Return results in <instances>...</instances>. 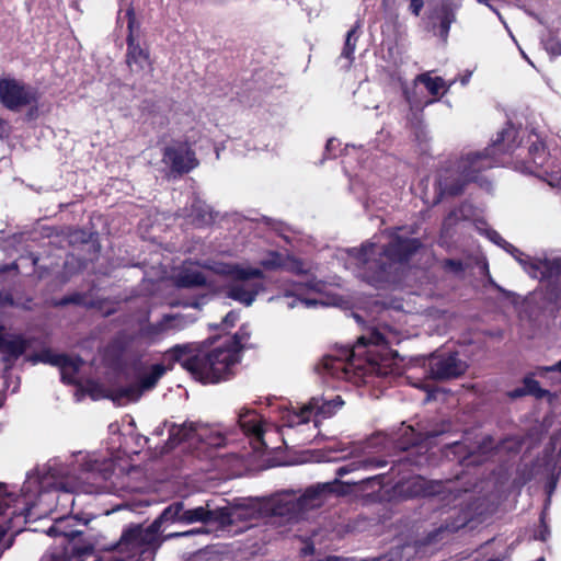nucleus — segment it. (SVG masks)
<instances>
[{
  "label": "nucleus",
  "mask_w": 561,
  "mask_h": 561,
  "mask_svg": "<svg viewBox=\"0 0 561 561\" xmlns=\"http://www.w3.org/2000/svg\"><path fill=\"white\" fill-rule=\"evenodd\" d=\"M357 27L358 26H354L347 32L345 45H344V48L342 51V56L350 60L353 59V54L355 51L356 42L358 39Z\"/></svg>",
  "instance_id": "obj_35"
},
{
  "label": "nucleus",
  "mask_w": 561,
  "mask_h": 561,
  "mask_svg": "<svg viewBox=\"0 0 561 561\" xmlns=\"http://www.w3.org/2000/svg\"><path fill=\"white\" fill-rule=\"evenodd\" d=\"M175 284L182 288H194L207 285L205 274L196 266H184L175 276Z\"/></svg>",
  "instance_id": "obj_29"
},
{
  "label": "nucleus",
  "mask_w": 561,
  "mask_h": 561,
  "mask_svg": "<svg viewBox=\"0 0 561 561\" xmlns=\"http://www.w3.org/2000/svg\"><path fill=\"white\" fill-rule=\"evenodd\" d=\"M402 431H403V436H411V438L409 439L408 444L401 443L399 445V448L405 450L409 448V445H417L419 444V439L415 437L414 430L411 426H407Z\"/></svg>",
  "instance_id": "obj_41"
},
{
  "label": "nucleus",
  "mask_w": 561,
  "mask_h": 561,
  "mask_svg": "<svg viewBox=\"0 0 561 561\" xmlns=\"http://www.w3.org/2000/svg\"><path fill=\"white\" fill-rule=\"evenodd\" d=\"M517 138L518 130L507 124L483 151H468L447 160L437 173L438 197L459 195L470 182L489 187L490 183L481 173L502 162L499 154L513 152L518 147Z\"/></svg>",
  "instance_id": "obj_6"
},
{
  "label": "nucleus",
  "mask_w": 561,
  "mask_h": 561,
  "mask_svg": "<svg viewBox=\"0 0 561 561\" xmlns=\"http://www.w3.org/2000/svg\"><path fill=\"white\" fill-rule=\"evenodd\" d=\"M0 301L2 305H13V299L8 294H0Z\"/></svg>",
  "instance_id": "obj_48"
},
{
  "label": "nucleus",
  "mask_w": 561,
  "mask_h": 561,
  "mask_svg": "<svg viewBox=\"0 0 561 561\" xmlns=\"http://www.w3.org/2000/svg\"><path fill=\"white\" fill-rule=\"evenodd\" d=\"M526 444L525 438L519 436H508L496 445L491 436H485L477 446L468 448L463 443H454L455 454H460L466 448V455L462 461L469 465H479L489 458V454H517Z\"/></svg>",
  "instance_id": "obj_12"
},
{
  "label": "nucleus",
  "mask_w": 561,
  "mask_h": 561,
  "mask_svg": "<svg viewBox=\"0 0 561 561\" xmlns=\"http://www.w3.org/2000/svg\"><path fill=\"white\" fill-rule=\"evenodd\" d=\"M162 161L173 173H188L197 167L195 152L187 145L170 146L164 149Z\"/></svg>",
  "instance_id": "obj_20"
},
{
  "label": "nucleus",
  "mask_w": 561,
  "mask_h": 561,
  "mask_svg": "<svg viewBox=\"0 0 561 561\" xmlns=\"http://www.w3.org/2000/svg\"><path fill=\"white\" fill-rule=\"evenodd\" d=\"M524 394H527L525 387L523 389H516L512 392V397H522Z\"/></svg>",
  "instance_id": "obj_50"
},
{
  "label": "nucleus",
  "mask_w": 561,
  "mask_h": 561,
  "mask_svg": "<svg viewBox=\"0 0 561 561\" xmlns=\"http://www.w3.org/2000/svg\"><path fill=\"white\" fill-rule=\"evenodd\" d=\"M551 445L553 450H558L561 457V431L551 438Z\"/></svg>",
  "instance_id": "obj_44"
},
{
  "label": "nucleus",
  "mask_w": 561,
  "mask_h": 561,
  "mask_svg": "<svg viewBox=\"0 0 561 561\" xmlns=\"http://www.w3.org/2000/svg\"><path fill=\"white\" fill-rule=\"evenodd\" d=\"M354 319L357 321V323L364 322V318L359 313H353Z\"/></svg>",
  "instance_id": "obj_53"
},
{
  "label": "nucleus",
  "mask_w": 561,
  "mask_h": 561,
  "mask_svg": "<svg viewBox=\"0 0 561 561\" xmlns=\"http://www.w3.org/2000/svg\"><path fill=\"white\" fill-rule=\"evenodd\" d=\"M73 522H82L83 525H87L89 520L81 519L78 515L72 517H64L56 520V523L47 529L46 534L50 537L60 536L68 545L70 541H73L78 537L82 536V531L73 527Z\"/></svg>",
  "instance_id": "obj_27"
},
{
  "label": "nucleus",
  "mask_w": 561,
  "mask_h": 561,
  "mask_svg": "<svg viewBox=\"0 0 561 561\" xmlns=\"http://www.w3.org/2000/svg\"><path fill=\"white\" fill-rule=\"evenodd\" d=\"M339 145V141L336 139H329L328 142H327V146H325V153L328 154V157H335V149H336V146Z\"/></svg>",
  "instance_id": "obj_43"
},
{
  "label": "nucleus",
  "mask_w": 561,
  "mask_h": 561,
  "mask_svg": "<svg viewBox=\"0 0 561 561\" xmlns=\"http://www.w3.org/2000/svg\"><path fill=\"white\" fill-rule=\"evenodd\" d=\"M185 306H190V307H193V308L197 309V308H199L201 304L197 300H195V301H193L191 304H186Z\"/></svg>",
  "instance_id": "obj_55"
},
{
  "label": "nucleus",
  "mask_w": 561,
  "mask_h": 561,
  "mask_svg": "<svg viewBox=\"0 0 561 561\" xmlns=\"http://www.w3.org/2000/svg\"><path fill=\"white\" fill-rule=\"evenodd\" d=\"M2 126V121L0 119V127Z\"/></svg>",
  "instance_id": "obj_62"
},
{
  "label": "nucleus",
  "mask_w": 561,
  "mask_h": 561,
  "mask_svg": "<svg viewBox=\"0 0 561 561\" xmlns=\"http://www.w3.org/2000/svg\"><path fill=\"white\" fill-rule=\"evenodd\" d=\"M340 481L324 482L312 485L297 496L294 491L278 492L267 499H243L230 507H219L220 527L236 522H254L268 518L271 525H285L297 522L336 492Z\"/></svg>",
  "instance_id": "obj_3"
},
{
  "label": "nucleus",
  "mask_w": 561,
  "mask_h": 561,
  "mask_svg": "<svg viewBox=\"0 0 561 561\" xmlns=\"http://www.w3.org/2000/svg\"><path fill=\"white\" fill-rule=\"evenodd\" d=\"M125 19L127 20V55L126 61L131 72L134 73H148L152 72V65L149 58L147 49L140 47L139 43L136 42L135 36V13L131 8H128L125 12Z\"/></svg>",
  "instance_id": "obj_15"
},
{
  "label": "nucleus",
  "mask_w": 561,
  "mask_h": 561,
  "mask_svg": "<svg viewBox=\"0 0 561 561\" xmlns=\"http://www.w3.org/2000/svg\"><path fill=\"white\" fill-rule=\"evenodd\" d=\"M485 236L490 241H492L493 243L505 250L507 253H510L518 263L522 262V257L525 256V253H523L519 249L504 240L497 231L493 229H485Z\"/></svg>",
  "instance_id": "obj_31"
},
{
  "label": "nucleus",
  "mask_w": 561,
  "mask_h": 561,
  "mask_svg": "<svg viewBox=\"0 0 561 561\" xmlns=\"http://www.w3.org/2000/svg\"><path fill=\"white\" fill-rule=\"evenodd\" d=\"M31 260H32V264L33 265H35L37 263V261H38V259L36 256H33V255H32Z\"/></svg>",
  "instance_id": "obj_58"
},
{
  "label": "nucleus",
  "mask_w": 561,
  "mask_h": 561,
  "mask_svg": "<svg viewBox=\"0 0 561 561\" xmlns=\"http://www.w3.org/2000/svg\"><path fill=\"white\" fill-rule=\"evenodd\" d=\"M206 266L214 273L230 278L231 282L225 288L226 297L244 306H251L257 294L263 290V284L260 280L264 274L260 268L226 262H213Z\"/></svg>",
  "instance_id": "obj_9"
},
{
  "label": "nucleus",
  "mask_w": 561,
  "mask_h": 561,
  "mask_svg": "<svg viewBox=\"0 0 561 561\" xmlns=\"http://www.w3.org/2000/svg\"><path fill=\"white\" fill-rule=\"evenodd\" d=\"M470 77H471V72L470 71H467L461 78H460V83L462 85H466L469 80H470Z\"/></svg>",
  "instance_id": "obj_49"
},
{
  "label": "nucleus",
  "mask_w": 561,
  "mask_h": 561,
  "mask_svg": "<svg viewBox=\"0 0 561 561\" xmlns=\"http://www.w3.org/2000/svg\"><path fill=\"white\" fill-rule=\"evenodd\" d=\"M540 371H558L561 374V359L552 366L540 368Z\"/></svg>",
  "instance_id": "obj_47"
},
{
  "label": "nucleus",
  "mask_w": 561,
  "mask_h": 561,
  "mask_svg": "<svg viewBox=\"0 0 561 561\" xmlns=\"http://www.w3.org/2000/svg\"><path fill=\"white\" fill-rule=\"evenodd\" d=\"M31 363H45L56 366L60 370L61 380L65 383L76 385L79 382L78 373L83 365V360L78 356L57 354L51 351H43L27 358Z\"/></svg>",
  "instance_id": "obj_16"
},
{
  "label": "nucleus",
  "mask_w": 561,
  "mask_h": 561,
  "mask_svg": "<svg viewBox=\"0 0 561 561\" xmlns=\"http://www.w3.org/2000/svg\"><path fill=\"white\" fill-rule=\"evenodd\" d=\"M437 435H438V433L427 432V433H426V438H432V437H435V436H437Z\"/></svg>",
  "instance_id": "obj_57"
},
{
  "label": "nucleus",
  "mask_w": 561,
  "mask_h": 561,
  "mask_svg": "<svg viewBox=\"0 0 561 561\" xmlns=\"http://www.w3.org/2000/svg\"><path fill=\"white\" fill-rule=\"evenodd\" d=\"M417 553L415 542H405L394 546L386 554L374 559L373 561H411Z\"/></svg>",
  "instance_id": "obj_30"
},
{
  "label": "nucleus",
  "mask_w": 561,
  "mask_h": 561,
  "mask_svg": "<svg viewBox=\"0 0 561 561\" xmlns=\"http://www.w3.org/2000/svg\"><path fill=\"white\" fill-rule=\"evenodd\" d=\"M334 450H335V451H344V450H345V448H344V447H339V448H335Z\"/></svg>",
  "instance_id": "obj_59"
},
{
  "label": "nucleus",
  "mask_w": 561,
  "mask_h": 561,
  "mask_svg": "<svg viewBox=\"0 0 561 561\" xmlns=\"http://www.w3.org/2000/svg\"><path fill=\"white\" fill-rule=\"evenodd\" d=\"M285 255L278 252H270L264 259L261 260V265L266 270H283Z\"/></svg>",
  "instance_id": "obj_36"
},
{
  "label": "nucleus",
  "mask_w": 561,
  "mask_h": 561,
  "mask_svg": "<svg viewBox=\"0 0 561 561\" xmlns=\"http://www.w3.org/2000/svg\"><path fill=\"white\" fill-rule=\"evenodd\" d=\"M524 386L527 394H534L538 398H541L545 394V391L541 390L539 382L533 378H525Z\"/></svg>",
  "instance_id": "obj_38"
},
{
  "label": "nucleus",
  "mask_w": 561,
  "mask_h": 561,
  "mask_svg": "<svg viewBox=\"0 0 561 561\" xmlns=\"http://www.w3.org/2000/svg\"><path fill=\"white\" fill-rule=\"evenodd\" d=\"M479 3L488 5L491 10L494 11L493 7L489 3V0H477Z\"/></svg>",
  "instance_id": "obj_56"
},
{
  "label": "nucleus",
  "mask_w": 561,
  "mask_h": 561,
  "mask_svg": "<svg viewBox=\"0 0 561 561\" xmlns=\"http://www.w3.org/2000/svg\"><path fill=\"white\" fill-rule=\"evenodd\" d=\"M549 529L546 525H542V529H540L537 534H536V539H539L541 541H546L547 538L549 537Z\"/></svg>",
  "instance_id": "obj_45"
},
{
  "label": "nucleus",
  "mask_w": 561,
  "mask_h": 561,
  "mask_svg": "<svg viewBox=\"0 0 561 561\" xmlns=\"http://www.w3.org/2000/svg\"><path fill=\"white\" fill-rule=\"evenodd\" d=\"M417 83H423L432 95H438L439 93L445 94L455 83V80L450 81L447 84L446 81L440 77L432 78L430 73L419 75L414 80L413 91H410L409 89L404 90V98L409 103L411 110H421L423 108L424 105H428L434 102V100H430L423 104L416 99L415 89Z\"/></svg>",
  "instance_id": "obj_21"
},
{
  "label": "nucleus",
  "mask_w": 561,
  "mask_h": 561,
  "mask_svg": "<svg viewBox=\"0 0 561 561\" xmlns=\"http://www.w3.org/2000/svg\"><path fill=\"white\" fill-rule=\"evenodd\" d=\"M385 466L383 461H379L373 458L368 459H362V460H354L350 462L348 465L341 466L336 469V476L343 477L350 472H353L355 470H358L360 468H373V467H382Z\"/></svg>",
  "instance_id": "obj_32"
},
{
  "label": "nucleus",
  "mask_w": 561,
  "mask_h": 561,
  "mask_svg": "<svg viewBox=\"0 0 561 561\" xmlns=\"http://www.w3.org/2000/svg\"><path fill=\"white\" fill-rule=\"evenodd\" d=\"M249 337H250L249 327L242 325L232 337L227 339L224 343L228 347H236L237 354L240 355V351L244 347Z\"/></svg>",
  "instance_id": "obj_33"
},
{
  "label": "nucleus",
  "mask_w": 561,
  "mask_h": 561,
  "mask_svg": "<svg viewBox=\"0 0 561 561\" xmlns=\"http://www.w3.org/2000/svg\"><path fill=\"white\" fill-rule=\"evenodd\" d=\"M94 543L90 539L78 537L64 547V551L43 557L42 561H69V558L84 559L92 556Z\"/></svg>",
  "instance_id": "obj_26"
},
{
  "label": "nucleus",
  "mask_w": 561,
  "mask_h": 561,
  "mask_svg": "<svg viewBox=\"0 0 561 561\" xmlns=\"http://www.w3.org/2000/svg\"><path fill=\"white\" fill-rule=\"evenodd\" d=\"M77 296L66 297L60 301V305H66L69 302H77Z\"/></svg>",
  "instance_id": "obj_51"
},
{
  "label": "nucleus",
  "mask_w": 561,
  "mask_h": 561,
  "mask_svg": "<svg viewBox=\"0 0 561 561\" xmlns=\"http://www.w3.org/2000/svg\"><path fill=\"white\" fill-rule=\"evenodd\" d=\"M468 368L457 353L433 354L428 360V371L433 379L448 380L463 375Z\"/></svg>",
  "instance_id": "obj_18"
},
{
  "label": "nucleus",
  "mask_w": 561,
  "mask_h": 561,
  "mask_svg": "<svg viewBox=\"0 0 561 561\" xmlns=\"http://www.w3.org/2000/svg\"><path fill=\"white\" fill-rule=\"evenodd\" d=\"M165 356L187 370L202 383H218L229 379L240 362L236 347L225 343L209 350L193 354L190 344H179L165 353Z\"/></svg>",
  "instance_id": "obj_8"
},
{
  "label": "nucleus",
  "mask_w": 561,
  "mask_h": 561,
  "mask_svg": "<svg viewBox=\"0 0 561 561\" xmlns=\"http://www.w3.org/2000/svg\"><path fill=\"white\" fill-rule=\"evenodd\" d=\"M36 100V91L32 87L14 78H0V102L8 110L20 111Z\"/></svg>",
  "instance_id": "obj_14"
},
{
  "label": "nucleus",
  "mask_w": 561,
  "mask_h": 561,
  "mask_svg": "<svg viewBox=\"0 0 561 561\" xmlns=\"http://www.w3.org/2000/svg\"><path fill=\"white\" fill-rule=\"evenodd\" d=\"M389 312L381 308L378 317L369 319L353 348L324 355L317 366L318 374L356 385L369 382L373 376L388 377L393 371L390 346L404 337L398 327L388 323Z\"/></svg>",
  "instance_id": "obj_1"
},
{
  "label": "nucleus",
  "mask_w": 561,
  "mask_h": 561,
  "mask_svg": "<svg viewBox=\"0 0 561 561\" xmlns=\"http://www.w3.org/2000/svg\"><path fill=\"white\" fill-rule=\"evenodd\" d=\"M537 561H545V559L543 558H539Z\"/></svg>",
  "instance_id": "obj_61"
},
{
  "label": "nucleus",
  "mask_w": 561,
  "mask_h": 561,
  "mask_svg": "<svg viewBox=\"0 0 561 561\" xmlns=\"http://www.w3.org/2000/svg\"><path fill=\"white\" fill-rule=\"evenodd\" d=\"M238 424L242 432L249 436L255 444V448L259 446H265L264 443V424L262 416L256 411L243 407L238 412Z\"/></svg>",
  "instance_id": "obj_24"
},
{
  "label": "nucleus",
  "mask_w": 561,
  "mask_h": 561,
  "mask_svg": "<svg viewBox=\"0 0 561 561\" xmlns=\"http://www.w3.org/2000/svg\"><path fill=\"white\" fill-rule=\"evenodd\" d=\"M167 369L168 368L162 364L151 365L139 371L138 383L113 389L108 392L107 397L119 405L136 402L145 391H149L156 387Z\"/></svg>",
  "instance_id": "obj_13"
},
{
  "label": "nucleus",
  "mask_w": 561,
  "mask_h": 561,
  "mask_svg": "<svg viewBox=\"0 0 561 561\" xmlns=\"http://www.w3.org/2000/svg\"><path fill=\"white\" fill-rule=\"evenodd\" d=\"M184 440L198 442L209 447L219 448L226 444L227 437L219 428L202 423L190 422L182 425H170L167 449H172Z\"/></svg>",
  "instance_id": "obj_11"
},
{
  "label": "nucleus",
  "mask_w": 561,
  "mask_h": 561,
  "mask_svg": "<svg viewBox=\"0 0 561 561\" xmlns=\"http://www.w3.org/2000/svg\"><path fill=\"white\" fill-rule=\"evenodd\" d=\"M333 560H336V558H332V557L328 558V561H333Z\"/></svg>",
  "instance_id": "obj_60"
},
{
  "label": "nucleus",
  "mask_w": 561,
  "mask_h": 561,
  "mask_svg": "<svg viewBox=\"0 0 561 561\" xmlns=\"http://www.w3.org/2000/svg\"><path fill=\"white\" fill-rule=\"evenodd\" d=\"M536 140L530 142L528 148L529 159L523 162L519 168L522 172L541 175L548 173V163L550 158L546 151L545 145L539 140L537 135H534Z\"/></svg>",
  "instance_id": "obj_25"
},
{
  "label": "nucleus",
  "mask_w": 561,
  "mask_h": 561,
  "mask_svg": "<svg viewBox=\"0 0 561 561\" xmlns=\"http://www.w3.org/2000/svg\"><path fill=\"white\" fill-rule=\"evenodd\" d=\"M344 404L339 394H321L312 397L310 401L298 411H288L284 415L285 424L289 427L306 424L313 416L314 426H318L320 420L333 416Z\"/></svg>",
  "instance_id": "obj_10"
},
{
  "label": "nucleus",
  "mask_w": 561,
  "mask_h": 561,
  "mask_svg": "<svg viewBox=\"0 0 561 561\" xmlns=\"http://www.w3.org/2000/svg\"><path fill=\"white\" fill-rule=\"evenodd\" d=\"M454 21V14L450 11L445 10L440 16L439 32L444 41H446L450 25Z\"/></svg>",
  "instance_id": "obj_37"
},
{
  "label": "nucleus",
  "mask_w": 561,
  "mask_h": 561,
  "mask_svg": "<svg viewBox=\"0 0 561 561\" xmlns=\"http://www.w3.org/2000/svg\"><path fill=\"white\" fill-rule=\"evenodd\" d=\"M283 270L296 275L307 274L309 271L300 259L288 254L284 257Z\"/></svg>",
  "instance_id": "obj_34"
},
{
  "label": "nucleus",
  "mask_w": 561,
  "mask_h": 561,
  "mask_svg": "<svg viewBox=\"0 0 561 561\" xmlns=\"http://www.w3.org/2000/svg\"><path fill=\"white\" fill-rule=\"evenodd\" d=\"M423 5L424 0H410V10L415 16L420 15Z\"/></svg>",
  "instance_id": "obj_42"
},
{
  "label": "nucleus",
  "mask_w": 561,
  "mask_h": 561,
  "mask_svg": "<svg viewBox=\"0 0 561 561\" xmlns=\"http://www.w3.org/2000/svg\"><path fill=\"white\" fill-rule=\"evenodd\" d=\"M445 265H446L447 267H450L451 270H454V271H456V272L461 271V268H462V264H461V262H459V261H455V260H447V261L445 262Z\"/></svg>",
  "instance_id": "obj_46"
},
{
  "label": "nucleus",
  "mask_w": 561,
  "mask_h": 561,
  "mask_svg": "<svg viewBox=\"0 0 561 561\" xmlns=\"http://www.w3.org/2000/svg\"><path fill=\"white\" fill-rule=\"evenodd\" d=\"M394 494L403 500L425 496L437 497L444 506L454 505L447 512L448 516L443 524L431 533L427 537L428 542L436 541V538L443 533H454L465 527L470 522L480 519L488 511L483 499L476 497L468 489L461 488V482L457 480L431 481L421 476H413L407 480L400 481L394 485Z\"/></svg>",
  "instance_id": "obj_4"
},
{
  "label": "nucleus",
  "mask_w": 561,
  "mask_h": 561,
  "mask_svg": "<svg viewBox=\"0 0 561 561\" xmlns=\"http://www.w3.org/2000/svg\"><path fill=\"white\" fill-rule=\"evenodd\" d=\"M183 216L195 226H206L214 221L210 207L197 196L192 198L190 208L184 210Z\"/></svg>",
  "instance_id": "obj_28"
},
{
  "label": "nucleus",
  "mask_w": 561,
  "mask_h": 561,
  "mask_svg": "<svg viewBox=\"0 0 561 561\" xmlns=\"http://www.w3.org/2000/svg\"><path fill=\"white\" fill-rule=\"evenodd\" d=\"M114 463L108 458H101L95 453L79 451L70 462L59 458L50 459L41 476L28 477L23 491L28 492L31 484L38 483L41 496L47 490L64 491V495L81 491L83 493H102L107 491L105 482L113 474Z\"/></svg>",
  "instance_id": "obj_5"
},
{
  "label": "nucleus",
  "mask_w": 561,
  "mask_h": 561,
  "mask_svg": "<svg viewBox=\"0 0 561 561\" xmlns=\"http://www.w3.org/2000/svg\"><path fill=\"white\" fill-rule=\"evenodd\" d=\"M519 264L533 278L546 280L549 284L561 283V257L536 259L525 254Z\"/></svg>",
  "instance_id": "obj_19"
},
{
  "label": "nucleus",
  "mask_w": 561,
  "mask_h": 561,
  "mask_svg": "<svg viewBox=\"0 0 561 561\" xmlns=\"http://www.w3.org/2000/svg\"><path fill=\"white\" fill-rule=\"evenodd\" d=\"M421 247L415 238L405 236V228L382 233L377 241L364 243L359 249L347 251L350 262L356 266V274L367 283L378 286L389 279L392 266L407 262Z\"/></svg>",
  "instance_id": "obj_7"
},
{
  "label": "nucleus",
  "mask_w": 561,
  "mask_h": 561,
  "mask_svg": "<svg viewBox=\"0 0 561 561\" xmlns=\"http://www.w3.org/2000/svg\"><path fill=\"white\" fill-rule=\"evenodd\" d=\"M304 553L305 554H309V553H312L313 552V547L312 546H306L304 549H302Z\"/></svg>",
  "instance_id": "obj_54"
},
{
  "label": "nucleus",
  "mask_w": 561,
  "mask_h": 561,
  "mask_svg": "<svg viewBox=\"0 0 561 561\" xmlns=\"http://www.w3.org/2000/svg\"><path fill=\"white\" fill-rule=\"evenodd\" d=\"M165 426H167V423H164L163 425L158 426V427L154 430V434H156L157 436H161V435H163V433H164V427H165Z\"/></svg>",
  "instance_id": "obj_52"
},
{
  "label": "nucleus",
  "mask_w": 561,
  "mask_h": 561,
  "mask_svg": "<svg viewBox=\"0 0 561 561\" xmlns=\"http://www.w3.org/2000/svg\"><path fill=\"white\" fill-rule=\"evenodd\" d=\"M546 50L552 56L561 55V41L554 37H550L545 43Z\"/></svg>",
  "instance_id": "obj_40"
},
{
  "label": "nucleus",
  "mask_w": 561,
  "mask_h": 561,
  "mask_svg": "<svg viewBox=\"0 0 561 561\" xmlns=\"http://www.w3.org/2000/svg\"><path fill=\"white\" fill-rule=\"evenodd\" d=\"M195 321L196 317L193 314H164L160 321L148 325L147 333L150 336L170 335L185 330Z\"/></svg>",
  "instance_id": "obj_22"
},
{
  "label": "nucleus",
  "mask_w": 561,
  "mask_h": 561,
  "mask_svg": "<svg viewBox=\"0 0 561 561\" xmlns=\"http://www.w3.org/2000/svg\"><path fill=\"white\" fill-rule=\"evenodd\" d=\"M239 319V313L236 311L228 312L225 318L222 319L220 324H210L211 328L218 329L219 327H222L224 330L229 329L233 327Z\"/></svg>",
  "instance_id": "obj_39"
},
{
  "label": "nucleus",
  "mask_w": 561,
  "mask_h": 561,
  "mask_svg": "<svg viewBox=\"0 0 561 561\" xmlns=\"http://www.w3.org/2000/svg\"><path fill=\"white\" fill-rule=\"evenodd\" d=\"M32 344V339L15 333H4L0 343V353L7 368H11Z\"/></svg>",
  "instance_id": "obj_23"
},
{
  "label": "nucleus",
  "mask_w": 561,
  "mask_h": 561,
  "mask_svg": "<svg viewBox=\"0 0 561 561\" xmlns=\"http://www.w3.org/2000/svg\"><path fill=\"white\" fill-rule=\"evenodd\" d=\"M219 517V507L210 508L209 503H206L205 506L188 507L182 501L172 502L148 527H142L139 524L125 527L119 540L108 548L116 553L110 561H153L154 554L163 541L207 533L204 527H199L186 531L163 534L168 526L195 523L220 526Z\"/></svg>",
  "instance_id": "obj_2"
},
{
  "label": "nucleus",
  "mask_w": 561,
  "mask_h": 561,
  "mask_svg": "<svg viewBox=\"0 0 561 561\" xmlns=\"http://www.w3.org/2000/svg\"><path fill=\"white\" fill-rule=\"evenodd\" d=\"M324 284L316 278H310L306 283H294L289 289L286 290L283 302L293 309L298 305L305 308L317 307L318 305H325L322 300L313 297L314 294H320Z\"/></svg>",
  "instance_id": "obj_17"
}]
</instances>
